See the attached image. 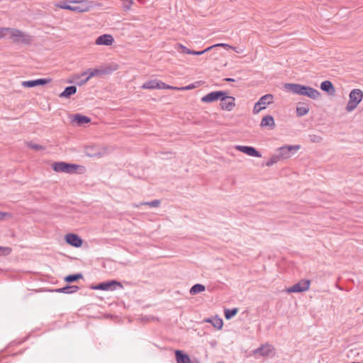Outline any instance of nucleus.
I'll list each match as a JSON object with an SVG mask.
<instances>
[{
	"instance_id": "49530a36",
	"label": "nucleus",
	"mask_w": 363,
	"mask_h": 363,
	"mask_svg": "<svg viewBox=\"0 0 363 363\" xmlns=\"http://www.w3.org/2000/svg\"><path fill=\"white\" fill-rule=\"evenodd\" d=\"M216 363H225L224 362H222V361H220V362H218Z\"/></svg>"
},
{
	"instance_id": "0eeeda50",
	"label": "nucleus",
	"mask_w": 363,
	"mask_h": 363,
	"mask_svg": "<svg viewBox=\"0 0 363 363\" xmlns=\"http://www.w3.org/2000/svg\"><path fill=\"white\" fill-rule=\"evenodd\" d=\"M143 89H177L175 86L167 85L164 82L159 81V80H150L144 83L142 86Z\"/></svg>"
},
{
	"instance_id": "37998d69",
	"label": "nucleus",
	"mask_w": 363,
	"mask_h": 363,
	"mask_svg": "<svg viewBox=\"0 0 363 363\" xmlns=\"http://www.w3.org/2000/svg\"><path fill=\"white\" fill-rule=\"evenodd\" d=\"M225 81L226 82H235V80L233 78H226L225 79Z\"/></svg>"
},
{
	"instance_id": "a211bd4d",
	"label": "nucleus",
	"mask_w": 363,
	"mask_h": 363,
	"mask_svg": "<svg viewBox=\"0 0 363 363\" xmlns=\"http://www.w3.org/2000/svg\"><path fill=\"white\" fill-rule=\"evenodd\" d=\"M175 357L177 363H191L189 356L182 350L175 351Z\"/></svg>"
},
{
	"instance_id": "e433bc0d",
	"label": "nucleus",
	"mask_w": 363,
	"mask_h": 363,
	"mask_svg": "<svg viewBox=\"0 0 363 363\" xmlns=\"http://www.w3.org/2000/svg\"><path fill=\"white\" fill-rule=\"evenodd\" d=\"M56 6L62 9L72 10V6L69 5L67 1H61L57 4Z\"/></svg>"
},
{
	"instance_id": "dca6fc26",
	"label": "nucleus",
	"mask_w": 363,
	"mask_h": 363,
	"mask_svg": "<svg viewBox=\"0 0 363 363\" xmlns=\"http://www.w3.org/2000/svg\"><path fill=\"white\" fill-rule=\"evenodd\" d=\"M225 96L223 91H215L208 93L206 95V103H211L221 99L222 96Z\"/></svg>"
},
{
	"instance_id": "f257e3e1",
	"label": "nucleus",
	"mask_w": 363,
	"mask_h": 363,
	"mask_svg": "<svg viewBox=\"0 0 363 363\" xmlns=\"http://www.w3.org/2000/svg\"><path fill=\"white\" fill-rule=\"evenodd\" d=\"M284 87L286 90L292 92L293 94L306 96L312 99H316L320 95V93L318 90L311 86L299 84L286 83L284 84Z\"/></svg>"
},
{
	"instance_id": "20e7f679",
	"label": "nucleus",
	"mask_w": 363,
	"mask_h": 363,
	"mask_svg": "<svg viewBox=\"0 0 363 363\" xmlns=\"http://www.w3.org/2000/svg\"><path fill=\"white\" fill-rule=\"evenodd\" d=\"M116 69V67L113 69L111 67H106L104 69H88L87 70L82 72L81 74H75L74 77L75 79H79L81 77L87 75V79H91V77L101 74H109Z\"/></svg>"
},
{
	"instance_id": "1a4fd4ad",
	"label": "nucleus",
	"mask_w": 363,
	"mask_h": 363,
	"mask_svg": "<svg viewBox=\"0 0 363 363\" xmlns=\"http://www.w3.org/2000/svg\"><path fill=\"white\" fill-rule=\"evenodd\" d=\"M235 99L233 96L228 95V92L225 91V96L220 99V106L223 110L230 111L235 106Z\"/></svg>"
},
{
	"instance_id": "412c9836",
	"label": "nucleus",
	"mask_w": 363,
	"mask_h": 363,
	"mask_svg": "<svg viewBox=\"0 0 363 363\" xmlns=\"http://www.w3.org/2000/svg\"><path fill=\"white\" fill-rule=\"evenodd\" d=\"M77 92V87L75 86H69L65 89V90L59 95L60 98H69L72 95Z\"/></svg>"
},
{
	"instance_id": "c03bdc74",
	"label": "nucleus",
	"mask_w": 363,
	"mask_h": 363,
	"mask_svg": "<svg viewBox=\"0 0 363 363\" xmlns=\"http://www.w3.org/2000/svg\"><path fill=\"white\" fill-rule=\"evenodd\" d=\"M201 101L202 102H204V101H206V99H204V96L201 97Z\"/></svg>"
},
{
	"instance_id": "cd10ccee",
	"label": "nucleus",
	"mask_w": 363,
	"mask_h": 363,
	"mask_svg": "<svg viewBox=\"0 0 363 363\" xmlns=\"http://www.w3.org/2000/svg\"><path fill=\"white\" fill-rule=\"evenodd\" d=\"M238 313V308L225 309L224 315L227 320H230Z\"/></svg>"
},
{
	"instance_id": "6e6552de",
	"label": "nucleus",
	"mask_w": 363,
	"mask_h": 363,
	"mask_svg": "<svg viewBox=\"0 0 363 363\" xmlns=\"http://www.w3.org/2000/svg\"><path fill=\"white\" fill-rule=\"evenodd\" d=\"M311 281L309 280L303 279L294 284L291 287L287 288L286 291L289 294L304 292L308 290Z\"/></svg>"
},
{
	"instance_id": "ddd939ff",
	"label": "nucleus",
	"mask_w": 363,
	"mask_h": 363,
	"mask_svg": "<svg viewBox=\"0 0 363 363\" xmlns=\"http://www.w3.org/2000/svg\"><path fill=\"white\" fill-rule=\"evenodd\" d=\"M66 242L75 247H79L82 245V240L76 234L68 233L65 235Z\"/></svg>"
},
{
	"instance_id": "bb28decb",
	"label": "nucleus",
	"mask_w": 363,
	"mask_h": 363,
	"mask_svg": "<svg viewBox=\"0 0 363 363\" xmlns=\"http://www.w3.org/2000/svg\"><path fill=\"white\" fill-rule=\"evenodd\" d=\"M203 291H204V285L200 284H196L191 288L189 293L191 295H195V294H196L199 292Z\"/></svg>"
},
{
	"instance_id": "f704fd0d",
	"label": "nucleus",
	"mask_w": 363,
	"mask_h": 363,
	"mask_svg": "<svg viewBox=\"0 0 363 363\" xmlns=\"http://www.w3.org/2000/svg\"><path fill=\"white\" fill-rule=\"evenodd\" d=\"M73 78H74L73 77ZM90 79H87V75L86 76H84V77H81L79 79H74V80L75 81V83L78 85V86H82L84 84H85Z\"/></svg>"
},
{
	"instance_id": "b1692460",
	"label": "nucleus",
	"mask_w": 363,
	"mask_h": 363,
	"mask_svg": "<svg viewBox=\"0 0 363 363\" xmlns=\"http://www.w3.org/2000/svg\"><path fill=\"white\" fill-rule=\"evenodd\" d=\"M320 89L329 94H333L335 92V88L333 84L330 81H324L320 84Z\"/></svg>"
},
{
	"instance_id": "a878e982",
	"label": "nucleus",
	"mask_w": 363,
	"mask_h": 363,
	"mask_svg": "<svg viewBox=\"0 0 363 363\" xmlns=\"http://www.w3.org/2000/svg\"><path fill=\"white\" fill-rule=\"evenodd\" d=\"M178 46L180 48L179 52H181L182 53L193 54V55H203V54H204V50H201V51L196 52V51L191 50L189 48H187L186 47H185V46H184L182 45H180V44H179Z\"/></svg>"
},
{
	"instance_id": "58836bf2",
	"label": "nucleus",
	"mask_w": 363,
	"mask_h": 363,
	"mask_svg": "<svg viewBox=\"0 0 363 363\" xmlns=\"http://www.w3.org/2000/svg\"><path fill=\"white\" fill-rule=\"evenodd\" d=\"M263 109H264V107H262V106L260 105L259 103L257 101V103H255L254 106L253 113L255 114H257Z\"/></svg>"
},
{
	"instance_id": "2f4dec72",
	"label": "nucleus",
	"mask_w": 363,
	"mask_h": 363,
	"mask_svg": "<svg viewBox=\"0 0 363 363\" xmlns=\"http://www.w3.org/2000/svg\"><path fill=\"white\" fill-rule=\"evenodd\" d=\"M308 138L310 141L313 143H320L323 140L322 136L316 134H310Z\"/></svg>"
},
{
	"instance_id": "39448f33",
	"label": "nucleus",
	"mask_w": 363,
	"mask_h": 363,
	"mask_svg": "<svg viewBox=\"0 0 363 363\" xmlns=\"http://www.w3.org/2000/svg\"><path fill=\"white\" fill-rule=\"evenodd\" d=\"M52 167L56 172L73 173L78 169L79 165L65 162H57L53 163Z\"/></svg>"
},
{
	"instance_id": "2eb2a0df",
	"label": "nucleus",
	"mask_w": 363,
	"mask_h": 363,
	"mask_svg": "<svg viewBox=\"0 0 363 363\" xmlns=\"http://www.w3.org/2000/svg\"><path fill=\"white\" fill-rule=\"evenodd\" d=\"M114 42V39L111 35L104 34L99 36L95 43L99 45H111Z\"/></svg>"
},
{
	"instance_id": "473e14b6",
	"label": "nucleus",
	"mask_w": 363,
	"mask_h": 363,
	"mask_svg": "<svg viewBox=\"0 0 363 363\" xmlns=\"http://www.w3.org/2000/svg\"><path fill=\"white\" fill-rule=\"evenodd\" d=\"M280 160L278 155L272 156L267 162L266 166L270 167L276 163H277Z\"/></svg>"
},
{
	"instance_id": "72a5a7b5",
	"label": "nucleus",
	"mask_w": 363,
	"mask_h": 363,
	"mask_svg": "<svg viewBox=\"0 0 363 363\" xmlns=\"http://www.w3.org/2000/svg\"><path fill=\"white\" fill-rule=\"evenodd\" d=\"M160 200L156 199L152 201L140 203V205H147L150 207H158L160 205Z\"/></svg>"
},
{
	"instance_id": "aec40b11",
	"label": "nucleus",
	"mask_w": 363,
	"mask_h": 363,
	"mask_svg": "<svg viewBox=\"0 0 363 363\" xmlns=\"http://www.w3.org/2000/svg\"><path fill=\"white\" fill-rule=\"evenodd\" d=\"M309 106L304 103H298L296 108V114L298 116H303L309 112Z\"/></svg>"
},
{
	"instance_id": "423d86ee",
	"label": "nucleus",
	"mask_w": 363,
	"mask_h": 363,
	"mask_svg": "<svg viewBox=\"0 0 363 363\" xmlns=\"http://www.w3.org/2000/svg\"><path fill=\"white\" fill-rule=\"evenodd\" d=\"M300 145H285L277 150L280 160L289 158L294 152L300 149Z\"/></svg>"
},
{
	"instance_id": "7c9ffc66",
	"label": "nucleus",
	"mask_w": 363,
	"mask_h": 363,
	"mask_svg": "<svg viewBox=\"0 0 363 363\" xmlns=\"http://www.w3.org/2000/svg\"><path fill=\"white\" fill-rule=\"evenodd\" d=\"M201 84V82H194L188 86H182V87H176L177 89H178V90H191V89H195L198 86H199V85Z\"/></svg>"
},
{
	"instance_id": "a18cd8bd",
	"label": "nucleus",
	"mask_w": 363,
	"mask_h": 363,
	"mask_svg": "<svg viewBox=\"0 0 363 363\" xmlns=\"http://www.w3.org/2000/svg\"><path fill=\"white\" fill-rule=\"evenodd\" d=\"M201 101L202 102H204V101H206V99H204V96L201 97Z\"/></svg>"
},
{
	"instance_id": "4be33fe9",
	"label": "nucleus",
	"mask_w": 363,
	"mask_h": 363,
	"mask_svg": "<svg viewBox=\"0 0 363 363\" xmlns=\"http://www.w3.org/2000/svg\"><path fill=\"white\" fill-rule=\"evenodd\" d=\"M79 286H67L62 288H60L56 289V291L58 293H63V294H73L77 292L79 290Z\"/></svg>"
},
{
	"instance_id": "393cba45",
	"label": "nucleus",
	"mask_w": 363,
	"mask_h": 363,
	"mask_svg": "<svg viewBox=\"0 0 363 363\" xmlns=\"http://www.w3.org/2000/svg\"><path fill=\"white\" fill-rule=\"evenodd\" d=\"M73 121L76 122L79 125H83L84 123H88L91 121V119L85 116H82L81 114H75L74 115Z\"/></svg>"
},
{
	"instance_id": "7ed1b4c3",
	"label": "nucleus",
	"mask_w": 363,
	"mask_h": 363,
	"mask_svg": "<svg viewBox=\"0 0 363 363\" xmlns=\"http://www.w3.org/2000/svg\"><path fill=\"white\" fill-rule=\"evenodd\" d=\"M9 36L10 38L16 43H21L23 44H30L32 40L30 35L16 28H10Z\"/></svg>"
},
{
	"instance_id": "c85d7f7f",
	"label": "nucleus",
	"mask_w": 363,
	"mask_h": 363,
	"mask_svg": "<svg viewBox=\"0 0 363 363\" xmlns=\"http://www.w3.org/2000/svg\"><path fill=\"white\" fill-rule=\"evenodd\" d=\"M82 274H70V275L65 277V281L66 282L70 283V282L76 281L78 279H82Z\"/></svg>"
},
{
	"instance_id": "9b49d317",
	"label": "nucleus",
	"mask_w": 363,
	"mask_h": 363,
	"mask_svg": "<svg viewBox=\"0 0 363 363\" xmlns=\"http://www.w3.org/2000/svg\"><path fill=\"white\" fill-rule=\"evenodd\" d=\"M274 351V347L269 344H265L253 351L254 354H258L261 357H268Z\"/></svg>"
},
{
	"instance_id": "4468645a",
	"label": "nucleus",
	"mask_w": 363,
	"mask_h": 363,
	"mask_svg": "<svg viewBox=\"0 0 363 363\" xmlns=\"http://www.w3.org/2000/svg\"><path fill=\"white\" fill-rule=\"evenodd\" d=\"M51 81L50 79H38L35 80L23 81L21 85L23 87H34L36 86H42L49 83Z\"/></svg>"
},
{
	"instance_id": "6ab92c4d",
	"label": "nucleus",
	"mask_w": 363,
	"mask_h": 363,
	"mask_svg": "<svg viewBox=\"0 0 363 363\" xmlns=\"http://www.w3.org/2000/svg\"><path fill=\"white\" fill-rule=\"evenodd\" d=\"M206 323H211L217 330H220L223 325V322L222 318H220L218 316L206 318Z\"/></svg>"
},
{
	"instance_id": "9d476101",
	"label": "nucleus",
	"mask_w": 363,
	"mask_h": 363,
	"mask_svg": "<svg viewBox=\"0 0 363 363\" xmlns=\"http://www.w3.org/2000/svg\"><path fill=\"white\" fill-rule=\"evenodd\" d=\"M118 286L121 288H123V285L121 282L112 280L110 281L106 282H102L99 284L98 285L93 286L92 289H96V290H104V291H108L112 289V286Z\"/></svg>"
},
{
	"instance_id": "79ce46f5",
	"label": "nucleus",
	"mask_w": 363,
	"mask_h": 363,
	"mask_svg": "<svg viewBox=\"0 0 363 363\" xmlns=\"http://www.w3.org/2000/svg\"><path fill=\"white\" fill-rule=\"evenodd\" d=\"M6 213L0 211V220H3Z\"/></svg>"
},
{
	"instance_id": "c9c22d12",
	"label": "nucleus",
	"mask_w": 363,
	"mask_h": 363,
	"mask_svg": "<svg viewBox=\"0 0 363 363\" xmlns=\"http://www.w3.org/2000/svg\"><path fill=\"white\" fill-rule=\"evenodd\" d=\"M26 145L28 147L30 148H32V149H34L35 150H45V147L40 145H38V144H34L32 142H27L26 143Z\"/></svg>"
},
{
	"instance_id": "c756f323",
	"label": "nucleus",
	"mask_w": 363,
	"mask_h": 363,
	"mask_svg": "<svg viewBox=\"0 0 363 363\" xmlns=\"http://www.w3.org/2000/svg\"><path fill=\"white\" fill-rule=\"evenodd\" d=\"M220 47H228V48H230V46L227 45V44L219 43V44H216V45H210L208 48H206L205 51H206V52H209L211 50H218L220 49Z\"/></svg>"
},
{
	"instance_id": "ea45409f",
	"label": "nucleus",
	"mask_w": 363,
	"mask_h": 363,
	"mask_svg": "<svg viewBox=\"0 0 363 363\" xmlns=\"http://www.w3.org/2000/svg\"><path fill=\"white\" fill-rule=\"evenodd\" d=\"M11 252V249L9 247H0V255H9Z\"/></svg>"
},
{
	"instance_id": "4c0bfd02",
	"label": "nucleus",
	"mask_w": 363,
	"mask_h": 363,
	"mask_svg": "<svg viewBox=\"0 0 363 363\" xmlns=\"http://www.w3.org/2000/svg\"><path fill=\"white\" fill-rule=\"evenodd\" d=\"M10 28H0V39L9 35Z\"/></svg>"
},
{
	"instance_id": "f8f14e48",
	"label": "nucleus",
	"mask_w": 363,
	"mask_h": 363,
	"mask_svg": "<svg viewBox=\"0 0 363 363\" xmlns=\"http://www.w3.org/2000/svg\"><path fill=\"white\" fill-rule=\"evenodd\" d=\"M235 149L250 156L261 157L262 155L253 147L236 145Z\"/></svg>"
},
{
	"instance_id": "5701e85b",
	"label": "nucleus",
	"mask_w": 363,
	"mask_h": 363,
	"mask_svg": "<svg viewBox=\"0 0 363 363\" xmlns=\"http://www.w3.org/2000/svg\"><path fill=\"white\" fill-rule=\"evenodd\" d=\"M273 95L269 94L262 96L259 99L258 102L262 106V107H264V108H265L267 105H269L273 102Z\"/></svg>"
},
{
	"instance_id": "f3484780",
	"label": "nucleus",
	"mask_w": 363,
	"mask_h": 363,
	"mask_svg": "<svg viewBox=\"0 0 363 363\" xmlns=\"http://www.w3.org/2000/svg\"><path fill=\"white\" fill-rule=\"evenodd\" d=\"M260 126L262 128H269V129H273L275 127V122L274 118L270 115H267L262 118Z\"/></svg>"
},
{
	"instance_id": "f03ea898",
	"label": "nucleus",
	"mask_w": 363,
	"mask_h": 363,
	"mask_svg": "<svg viewBox=\"0 0 363 363\" xmlns=\"http://www.w3.org/2000/svg\"><path fill=\"white\" fill-rule=\"evenodd\" d=\"M363 99V92L361 89H354L351 91L349 95V101L346 106V110L352 112L358 106Z\"/></svg>"
},
{
	"instance_id": "a19ab883",
	"label": "nucleus",
	"mask_w": 363,
	"mask_h": 363,
	"mask_svg": "<svg viewBox=\"0 0 363 363\" xmlns=\"http://www.w3.org/2000/svg\"><path fill=\"white\" fill-rule=\"evenodd\" d=\"M71 11H77V12H84V11H85V9L82 8L79 6H72Z\"/></svg>"
}]
</instances>
